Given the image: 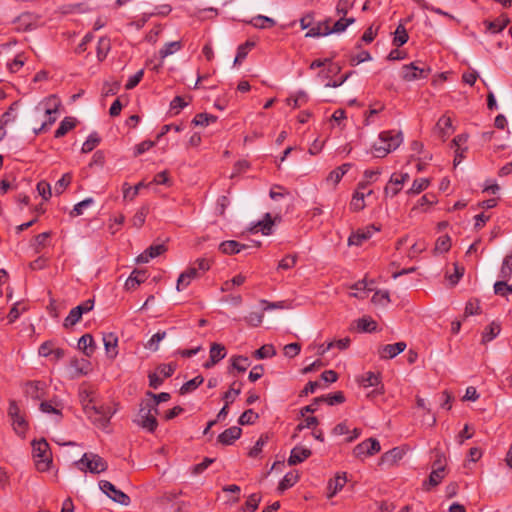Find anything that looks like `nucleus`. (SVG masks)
<instances>
[{"label": "nucleus", "mask_w": 512, "mask_h": 512, "mask_svg": "<svg viewBox=\"0 0 512 512\" xmlns=\"http://www.w3.org/2000/svg\"><path fill=\"white\" fill-rule=\"evenodd\" d=\"M96 394L90 389H81L79 399L87 417L95 426L102 430H107L110 419L117 412V404H96Z\"/></svg>", "instance_id": "nucleus-1"}, {"label": "nucleus", "mask_w": 512, "mask_h": 512, "mask_svg": "<svg viewBox=\"0 0 512 512\" xmlns=\"http://www.w3.org/2000/svg\"><path fill=\"white\" fill-rule=\"evenodd\" d=\"M403 142L401 131L387 130L379 134V141L373 145V154L377 158H384L396 150Z\"/></svg>", "instance_id": "nucleus-2"}, {"label": "nucleus", "mask_w": 512, "mask_h": 512, "mask_svg": "<svg viewBox=\"0 0 512 512\" xmlns=\"http://www.w3.org/2000/svg\"><path fill=\"white\" fill-rule=\"evenodd\" d=\"M32 457L36 469L39 472H46L52 465V452L46 439L32 441Z\"/></svg>", "instance_id": "nucleus-3"}, {"label": "nucleus", "mask_w": 512, "mask_h": 512, "mask_svg": "<svg viewBox=\"0 0 512 512\" xmlns=\"http://www.w3.org/2000/svg\"><path fill=\"white\" fill-rule=\"evenodd\" d=\"M157 413V408L154 407L153 403H149L147 400L143 401L134 422L143 429L153 432L157 428Z\"/></svg>", "instance_id": "nucleus-4"}, {"label": "nucleus", "mask_w": 512, "mask_h": 512, "mask_svg": "<svg viewBox=\"0 0 512 512\" xmlns=\"http://www.w3.org/2000/svg\"><path fill=\"white\" fill-rule=\"evenodd\" d=\"M76 465L82 472H90L92 474H100L108 468L107 462L101 456L92 452L84 453L76 462Z\"/></svg>", "instance_id": "nucleus-5"}, {"label": "nucleus", "mask_w": 512, "mask_h": 512, "mask_svg": "<svg viewBox=\"0 0 512 512\" xmlns=\"http://www.w3.org/2000/svg\"><path fill=\"white\" fill-rule=\"evenodd\" d=\"M61 101L56 95H49L42 99L34 108V117L39 118L41 114H58Z\"/></svg>", "instance_id": "nucleus-6"}, {"label": "nucleus", "mask_w": 512, "mask_h": 512, "mask_svg": "<svg viewBox=\"0 0 512 512\" xmlns=\"http://www.w3.org/2000/svg\"><path fill=\"white\" fill-rule=\"evenodd\" d=\"M99 488L100 490L106 494L112 501L123 505L128 506L130 505V497L122 492L121 490L117 489L115 485H113L111 482L107 480H100L99 481Z\"/></svg>", "instance_id": "nucleus-7"}, {"label": "nucleus", "mask_w": 512, "mask_h": 512, "mask_svg": "<svg viewBox=\"0 0 512 512\" xmlns=\"http://www.w3.org/2000/svg\"><path fill=\"white\" fill-rule=\"evenodd\" d=\"M430 68L423 66L419 67L415 62L404 65L401 69V77L403 80L410 82L419 79H425L430 73Z\"/></svg>", "instance_id": "nucleus-8"}, {"label": "nucleus", "mask_w": 512, "mask_h": 512, "mask_svg": "<svg viewBox=\"0 0 512 512\" xmlns=\"http://www.w3.org/2000/svg\"><path fill=\"white\" fill-rule=\"evenodd\" d=\"M381 446L377 439L369 438L356 445L353 449V455L356 458L364 459L367 456H372L380 452Z\"/></svg>", "instance_id": "nucleus-9"}, {"label": "nucleus", "mask_w": 512, "mask_h": 512, "mask_svg": "<svg viewBox=\"0 0 512 512\" xmlns=\"http://www.w3.org/2000/svg\"><path fill=\"white\" fill-rule=\"evenodd\" d=\"M174 366L172 364H161L157 367L156 371L149 374V385L157 389L167 377L174 373Z\"/></svg>", "instance_id": "nucleus-10"}, {"label": "nucleus", "mask_w": 512, "mask_h": 512, "mask_svg": "<svg viewBox=\"0 0 512 512\" xmlns=\"http://www.w3.org/2000/svg\"><path fill=\"white\" fill-rule=\"evenodd\" d=\"M379 231L378 228H376L375 226H368L366 228H363V229H359L357 230L355 233L351 234L350 237L348 238V244L351 246V245H354V246H360L362 245L366 240L370 239L371 236L375 233Z\"/></svg>", "instance_id": "nucleus-11"}, {"label": "nucleus", "mask_w": 512, "mask_h": 512, "mask_svg": "<svg viewBox=\"0 0 512 512\" xmlns=\"http://www.w3.org/2000/svg\"><path fill=\"white\" fill-rule=\"evenodd\" d=\"M406 348L405 342H397L394 344H387L382 346L378 353L382 359H392L402 353Z\"/></svg>", "instance_id": "nucleus-12"}, {"label": "nucleus", "mask_w": 512, "mask_h": 512, "mask_svg": "<svg viewBox=\"0 0 512 512\" xmlns=\"http://www.w3.org/2000/svg\"><path fill=\"white\" fill-rule=\"evenodd\" d=\"M165 250L166 248L164 244L151 245L136 257V262L141 264L148 263L151 259H154L165 252Z\"/></svg>", "instance_id": "nucleus-13"}, {"label": "nucleus", "mask_w": 512, "mask_h": 512, "mask_svg": "<svg viewBox=\"0 0 512 512\" xmlns=\"http://www.w3.org/2000/svg\"><path fill=\"white\" fill-rule=\"evenodd\" d=\"M209 360L204 363L205 368H211L226 356V349L223 345L213 343L209 352Z\"/></svg>", "instance_id": "nucleus-14"}, {"label": "nucleus", "mask_w": 512, "mask_h": 512, "mask_svg": "<svg viewBox=\"0 0 512 512\" xmlns=\"http://www.w3.org/2000/svg\"><path fill=\"white\" fill-rule=\"evenodd\" d=\"M373 194V190L369 189L367 192L355 190L352 199L350 201L349 207L353 212L362 211L365 207V198Z\"/></svg>", "instance_id": "nucleus-15"}, {"label": "nucleus", "mask_w": 512, "mask_h": 512, "mask_svg": "<svg viewBox=\"0 0 512 512\" xmlns=\"http://www.w3.org/2000/svg\"><path fill=\"white\" fill-rule=\"evenodd\" d=\"M409 179V175L407 173L402 174H392L390 177V184H397L396 188H391L390 186H386L384 188L385 195H390L391 197L396 196L400 190L402 189V185Z\"/></svg>", "instance_id": "nucleus-16"}, {"label": "nucleus", "mask_w": 512, "mask_h": 512, "mask_svg": "<svg viewBox=\"0 0 512 512\" xmlns=\"http://www.w3.org/2000/svg\"><path fill=\"white\" fill-rule=\"evenodd\" d=\"M311 454L312 452L310 449L303 446H296L291 450L290 456L288 458V464L293 466L302 463L307 458H309Z\"/></svg>", "instance_id": "nucleus-17"}, {"label": "nucleus", "mask_w": 512, "mask_h": 512, "mask_svg": "<svg viewBox=\"0 0 512 512\" xmlns=\"http://www.w3.org/2000/svg\"><path fill=\"white\" fill-rule=\"evenodd\" d=\"M241 433L240 427L232 426L218 436V441L223 445H231L241 436Z\"/></svg>", "instance_id": "nucleus-18"}, {"label": "nucleus", "mask_w": 512, "mask_h": 512, "mask_svg": "<svg viewBox=\"0 0 512 512\" xmlns=\"http://www.w3.org/2000/svg\"><path fill=\"white\" fill-rule=\"evenodd\" d=\"M103 343L106 354L109 358L114 359L117 354L118 338L114 333H108L103 335Z\"/></svg>", "instance_id": "nucleus-19"}, {"label": "nucleus", "mask_w": 512, "mask_h": 512, "mask_svg": "<svg viewBox=\"0 0 512 512\" xmlns=\"http://www.w3.org/2000/svg\"><path fill=\"white\" fill-rule=\"evenodd\" d=\"M248 248V245L235 240L224 241L219 245V249L224 254H238Z\"/></svg>", "instance_id": "nucleus-20"}, {"label": "nucleus", "mask_w": 512, "mask_h": 512, "mask_svg": "<svg viewBox=\"0 0 512 512\" xmlns=\"http://www.w3.org/2000/svg\"><path fill=\"white\" fill-rule=\"evenodd\" d=\"M433 467L429 475L428 484L430 486H437L445 476V467L441 464L440 460L435 461Z\"/></svg>", "instance_id": "nucleus-21"}, {"label": "nucleus", "mask_w": 512, "mask_h": 512, "mask_svg": "<svg viewBox=\"0 0 512 512\" xmlns=\"http://www.w3.org/2000/svg\"><path fill=\"white\" fill-rule=\"evenodd\" d=\"M146 272L141 270H134L125 281V288L127 290H134L141 283L146 280Z\"/></svg>", "instance_id": "nucleus-22"}, {"label": "nucleus", "mask_w": 512, "mask_h": 512, "mask_svg": "<svg viewBox=\"0 0 512 512\" xmlns=\"http://www.w3.org/2000/svg\"><path fill=\"white\" fill-rule=\"evenodd\" d=\"M509 24V19L506 16H500L493 21H484L487 31L492 34L499 33Z\"/></svg>", "instance_id": "nucleus-23"}, {"label": "nucleus", "mask_w": 512, "mask_h": 512, "mask_svg": "<svg viewBox=\"0 0 512 512\" xmlns=\"http://www.w3.org/2000/svg\"><path fill=\"white\" fill-rule=\"evenodd\" d=\"M330 20L327 19L323 22L317 23L316 26L311 27L308 32L305 34V37H319V36H326L331 34L330 31Z\"/></svg>", "instance_id": "nucleus-24"}, {"label": "nucleus", "mask_w": 512, "mask_h": 512, "mask_svg": "<svg viewBox=\"0 0 512 512\" xmlns=\"http://www.w3.org/2000/svg\"><path fill=\"white\" fill-rule=\"evenodd\" d=\"M347 482L346 473L337 474L334 479H331L328 483V497H333L338 491H340L345 483Z\"/></svg>", "instance_id": "nucleus-25"}, {"label": "nucleus", "mask_w": 512, "mask_h": 512, "mask_svg": "<svg viewBox=\"0 0 512 512\" xmlns=\"http://www.w3.org/2000/svg\"><path fill=\"white\" fill-rule=\"evenodd\" d=\"M351 168L350 163H345L334 170H332L329 175L327 176V182H332L334 186H336L343 176L349 171Z\"/></svg>", "instance_id": "nucleus-26"}, {"label": "nucleus", "mask_w": 512, "mask_h": 512, "mask_svg": "<svg viewBox=\"0 0 512 512\" xmlns=\"http://www.w3.org/2000/svg\"><path fill=\"white\" fill-rule=\"evenodd\" d=\"M78 347L86 356H91L94 352V339L90 334H84L78 341Z\"/></svg>", "instance_id": "nucleus-27"}, {"label": "nucleus", "mask_w": 512, "mask_h": 512, "mask_svg": "<svg viewBox=\"0 0 512 512\" xmlns=\"http://www.w3.org/2000/svg\"><path fill=\"white\" fill-rule=\"evenodd\" d=\"M151 183H144L139 182L135 186L131 187L128 183H124L122 190H123V197L124 199L133 200L138 194L141 188L149 187Z\"/></svg>", "instance_id": "nucleus-28"}, {"label": "nucleus", "mask_w": 512, "mask_h": 512, "mask_svg": "<svg viewBox=\"0 0 512 512\" xmlns=\"http://www.w3.org/2000/svg\"><path fill=\"white\" fill-rule=\"evenodd\" d=\"M247 23L258 29L273 27L276 24L274 19L263 15H257Z\"/></svg>", "instance_id": "nucleus-29"}, {"label": "nucleus", "mask_w": 512, "mask_h": 512, "mask_svg": "<svg viewBox=\"0 0 512 512\" xmlns=\"http://www.w3.org/2000/svg\"><path fill=\"white\" fill-rule=\"evenodd\" d=\"M501 331V326L499 323L492 322L488 325L482 334V343L486 344L496 338Z\"/></svg>", "instance_id": "nucleus-30"}, {"label": "nucleus", "mask_w": 512, "mask_h": 512, "mask_svg": "<svg viewBox=\"0 0 512 512\" xmlns=\"http://www.w3.org/2000/svg\"><path fill=\"white\" fill-rule=\"evenodd\" d=\"M76 125V120L73 117H65L61 122L59 127L55 131V137L61 138L70 130H72Z\"/></svg>", "instance_id": "nucleus-31"}, {"label": "nucleus", "mask_w": 512, "mask_h": 512, "mask_svg": "<svg viewBox=\"0 0 512 512\" xmlns=\"http://www.w3.org/2000/svg\"><path fill=\"white\" fill-rule=\"evenodd\" d=\"M111 49L110 39L107 37H101L98 40L96 54L99 61H103L108 55Z\"/></svg>", "instance_id": "nucleus-32"}, {"label": "nucleus", "mask_w": 512, "mask_h": 512, "mask_svg": "<svg viewBox=\"0 0 512 512\" xmlns=\"http://www.w3.org/2000/svg\"><path fill=\"white\" fill-rule=\"evenodd\" d=\"M192 283V268H187L184 272H182L176 283L177 291H184L189 285Z\"/></svg>", "instance_id": "nucleus-33"}, {"label": "nucleus", "mask_w": 512, "mask_h": 512, "mask_svg": "<svg viewBox=\"0 0 512 512\" xmlns=\"http://www.w3.org/2000/svg\"><path fill=\"white\" fill-rule=\"evenodd\" d=\"M16 25L19 30H31L34 27V18L29 13L21 14L16 19Z\"/></svg>", "instance_id": "nucleus-34"}, {"label": "nucleus", "mask_w": 512, "mask_h": 512, "mask_svg": "<svg viewBox=\"0 0 512 512\" xmlns=\"http://www.w3.org/2000/svg\"><path fill=\"white\" fill-rule=\"evenodd\" d=\"M298 474L296 472L287 473L278 485V490L284 492L288 488L294 486L298 481Z\"/></svg>", "instance_id": "nucleus-35"}, {"label": "nucleus", "mask_w": 512, "mask_h": 512, "mask_svg": "<svg viewBox=\"0 0 512 512\" xmlns=\"http://www.w3.org/2000/svg\"><path fill=\"white\" fill-rule=\"evenodd\" d=\"M345 401L343 392L338 391L328 396H320L315 398V402H327L329 405L340 404Z\"/></svg>", "instance_id": "nucleus-36"}, {"label": "nucleus", "mask_w": 512, "mask_h": 512, "mask_svg": "<svg viewBox=\"0 0 512 512\" xmlns=\"http://www.w3.org/2000/svg\"><path fill=\"white\" fill-rule=\"evenodd\" d=\"M44 387L43 382H32L28 385L27 393L34 399H40L44 395Z\"/></svg>", "instance_id": "nucleus-37"}, {"label": "nucleus", "mask_w": 512, "mask_h": 512, "mask_svg": "<svg viewBox=\"0 0 512 512\" xmlns=\"http://www.w3.org/2000/svg\"><path fill=\"white\" fill-rule=\"evenodd\" d=\"M437 128L440 130L442 136L449 135L452 131V120L449 116L443 115L439 118L437 124Z\"/></svg>", "instance_id": "nucleus-38"}, {"label": "nucleus", "mask_w": 512, "mask_h": 512, "mask_svg": "<svg viewBox=\"0 0 512 512\" xmlns=\"http://www.w3.org/2000/svg\"><path fill=\"white\" fill-rule=\"evenodd\" d=\"M380 383V374L374 372H366L361 378V384L363 387L368 388L377 386Z\"/></svg>", "instance_id": "nucleus-39"}, {"label": "nucleus", "mask_w": 512, "mask_h": 512, "mask_svg": "<svg viewBox=\"0 0 512 512\" xmlns=\"http://www.w3.org/2000/svg\"><path fill=\"white\" fill-rule=\"evenodd\" d=\"M351 290L350 296L364 299L367 297V293L370 289H367V284L364 281H359L351 287Z\"/></svg>", "instance_id": "nucleus-40"}, {"label": "nucleus", "mask_w": 512, "mask_h": 512, "mask_svg": "<svg viewBox=\"0 0 512 512\" xmlns=\"http://www.w3.org/2000/svg\"><path fill=\"white\" fill-rule=\"evenodd\" d=\"M81 318H82V314L80 312V309L74 307L73 309L70 310L69 314L64 319L63 325L65 328L72 327L75 324H77Z\"/></svg>", "instance_id": "nucleus-41"}, {"label": "nucleus", "mask_w": 512, "mask_h": 512, "mask_svg": "<svg viewBox=\"0 0 512 512\" xmlns=\"http://www.w3.org/2000/svg\"><path fill=\"white\" fill-rule=\"evenodd\" d=\"M276 355V350L272 344H265L254 352L257 359L270 358Z\"/></svg>", "instance_id": "nucleus-42"}, {"label": "nucleus", "mask_w": 512, "mask_h": 512, "mask_svg": "<svg viewBox=\"0 0 512 512\" xmlns=\"http://www.w3.org/2000/svg\"><path fill=\"white\" fill-rule=\"evenodd\" d=\"M165 336V331H158L147 341L145 348L151 351H157L159 348V343L165 338Z\"/></svg>", "instance_id": "nucleus-43"}, {"label": "nucleus", "mask_w": 512, "mask_h": 512, "mask_svg": "<svg viewBox=\"0 0 512 512\" xmlns=\"http://www.w3.org/2000/svg\"><path fill=\"white\" fill-rule=\"evenodd\" d=\"M408 38L409 37L405 27L402 24H399L395 31L393 44L397 47H400L408 41Z\"/></svg>", "instance_id": "nucleus-44"}, {"label": "nucleus", "mask_w": 512, "mask_h": 512, "mask_svg": "<svg viewBox=\"0 0 512 512\" xmlns=\"http://www.w3.org/2000/svg\"><path fill=\"white\" fill-rule=\"evenodd\" d=\"M430 184L428 178H417L413 181L411 188L408 190L409 194H419L424 191Z\"/></svg>", "instance_id": "nucleus-45"}, {"label": "nucleus", "mask_w": 512, "mask_h": 512, "mask_svg": "<svg viewBox=\"0 0 512 512\" xmlns=\"http://www.w3.org/2000/svg\"><path fill=\"white\" fill-rule=\"evenodd\" d=\"M94 203V199L88 197L77 204L74 205L73 209L70 212L72 217H77L83 214L84 209L90 207Z\"/></svg>", "instance_id": "nucleus-46"}, {"label": "nucleus", "mask_w": 512, "mask_h": 512, "mask_svg": "<svg viewBox=\"0 0 512 512\" xmlns=\"http://www.w3.org/2000/svg\"><path fill=\"white\" fill-rule=\"evenodd\" d=\"M241 387V383L233 382L232 385L230 386V389L224 394V401L227 404L234 402L236 397L241 393Z\"/></svg>", "instance_id": "nucleus-47"}, {"label": "nucleus", "mask_w": 512, "mask_h": 512, "mask_svg": "<svg viewBox=\"0 0 512 512\" xmlns=\"http://www.w3.org/2000/svg\"><path fill=\"white\" fill-rule=\"evenodd\" d=\"M255 46L254 42L246 41L244 44L240 45L237 49V54L234 59V64L243 61L248 52Z\"/></svg>", "instance_id": "nucleus-48"}, {"label": "nucleus", "mask_w": 512, "mask_h": 512, "mask_svg": "<svg viewBox=\"0 0 512 512\" xmlns=\"http://www.w3.org/2000/svg\"><path fill=\"white\" fill-rule=\"evenodd\" d=\"M99 142H100V138H99L98 134L95 132L91 133L82 145V148H81L82 152L83 153L91 152L99 144Z\"/></svg>", "instance_id": "nucleus-49"}, {"label": "nucleus", "mask_w": 512, "mask_h": 512, "mask_svg": "<svg viewBox=\"0 0 512 512\" xmlns=\"http://www.w3.org/2000/svg\"><path fill=\"white\" fill-rule=\"evenodd\" d=\"M403 450L400 448H393L384 453L381 457L383 462L395 463L403 457Z\"/></svg>", "instance_id": "nucleus-50"}, {"label": "nucleus", "mask_w": 512, "mask_h": 512, "mask_svg": "<svg viewBox=\"0 0 512 512\" xmlns=\"http://www.w3.org/2000/svg\"><path fill=\"white\" fill-rule=\"evenodd\" d=\"M189 105V102L186 101L181 96H176L173 98V100L170 102V111L173 115H177L180 113L182 109L187 107Z\"/></svg>", "instance_id": "nucleus-51"}, {"label": "nucleus", "mask_w": 512, "mask_h": 512, "mask_svg": "<svg viewBox=\"0 0 512 512\" xmlns=\"http://www.w3.org/2000/svg\"><path fill=\"white\" fill-rule=\"evenodd\" d=\"M451 248V239L448 235L440 236L435 243V251L439 253H446Z\"/></svg>", "instance_id": "nucleus-52"}, {"label": "nucleus", "mask_w": 512, "mask_h": 512, "mask_svg": "<svg viewBox=\"0 0 512 512\" xmlns=\"http://www.w3.org/2000/svg\"><path fill=\"white\" fill-rule=\"evenodd\" d=\"M217 121V117L208 113H199L194 117L195 126H207Z\"/></svg>", "instance_id": "nucleus-53"}, {"label": "nucleus", "mask_w": 512, "mask_h": 512, "mask_svg": "<svg viewBox=\"0 0 512 512\" xmlns=\"http://www.w3.org/2000/svg\"><path fill=\"white\" fill-rule=\"evenodd\" d=\"M268 440L269 436L267 434H262L249 451V456L254 458L257 457L262 452V449L267 444Z\"/></svg>", "instance_id": "nucleus-54"}, {"label": "nucleus", "mask_w": 512, "mask_h": 512, "mask_svg": "<svg viewBox=\"0 0 512 512\" xmlns=\"http://www.w3.org/2000/svg\"><path fill=\"white\" fill-rule=\"evenodd\" d=\"M355 22V18H340L337 20L333 27L330 28L331 33H341L346 30V28Z\"/></svg>", "instance_id": "nucleus-55"}, {"label": "nucleus", "mask_w": 512, "mask_h": 512, "mask_svg": "<svg viewBox=\"0 0 512 512\" xmlns=\"http://www.w3.org/2000/svg\"><path fill=\"white\" fill-rule=\"evenodd\" d=\"M181 47V43L179 41H172L169 43H166L163 48L160 49L159 54L161 58H166L169 55L174 54L177 52Z\"/></svg>", "instance_id": "nucleus-56"}, {"label": "nucleus", "mask_w": 512, "mask_h": 512, "mask_svg": "<svg viewBox=\"0 0 512 512\" xmlns=\"http://www.w3.org/2000/svg\"><path fill=\"white\" fill-rule=\"evenodd\" d=\"M274 222L269 213H266L264 219L257 223V227L262 232L263 235H269L272 231V226Z\"/></svg>", "instance_id": "nucleus-57"}, {"label": "nucleus", "mask_w": 512, "mask_h": 512, "mask_svg": "<svg viewBox=\"0 0 512 512\" xmlns=\"http://www.w3.org/2000/svg\"><path fill=\"white\" fill-rule=\"evenodd\" d=\"M250 366V361L247 357L236 356L232 358V367L239 372H245Z\"/></svg>", "instance_id": "nucleus-58"}, {"label": "nucleus", "mask_w": 512, "mask_h": 512, "mask_svg": "<svg viewBox=\"0 0 512 512\" xmlns=\"http://www.w3.org/2000/svg\"><path fill=\"white\" fill-rule=\"evenodd\" d=\"M40 410L43 413L54 415L56 421H58L61 418V410L56 406H53L51 402H41Z\"/></svg>", "instance_id": "nucleus-59"}, {"label": "nucleus", "mask_w": 512, "mask_h": 512, "mask_svg": "<svg viewBox=\"0 0 512 512\" xmlns=\"http://www.w3.org/2000/svg\"><path fill=\"white\" fill-rule=\"evenodd\" d=\"M12 426L14 431L20 436H23L27 429V423L21 415L12 419Z\"/></svg>", "instance_id": "nucleus-60"}, {"label": "nucleus", "mask_w": 512, "mask_h": 512, "mask_svg": "<svg viewBox=\"0 0 512 512\" xmlns=\"http://www.w3.org/2000/svg\"><path fill=\"white\" fill-rule=\"evenodd\" d=\"M25 310L26 306L24 304L16 302L8 314L9 322L16 321Z\"/></svg>", "instance_id": "nucleus-61"}, {"label": "nucleus", "mask_w": 512, "mask_h": 512, "mask_svg": "<svg viewBox=\"0 0 512 512\" xmlns=\"http://www.w3.org/2000/svg\"><path fill=\"white\" fill-rule=\"evenodd\" d=\"M357 327L360 331L371 332L376 329V322L371 320L370 318L363 317L358 320Z\"/></svg>", "instance_id": "nucleus-62"}, {"label": "nucleus", "mask_w": 512, "mask_h": 512, "mask_svg": "<svg viewBox=\"0 0 512 512\" xmlns=\"http://www.w3.org/2000/svg\"><path fill=\"white\" fill-rule=\"evenodd\" d=\"M147 216V208L142 207L140 210H138L135 215L132 218V225L136 228H141L146 220Z\"/></svg>", "instance_id": "nucleus-63"}, {"label": "nucleus", "mask_w": 512, "mask_h": 512, "mask_svg": "<svg viewBox=\"0 0 512 512\" xmlns=\"http://www.w3.org/2000/svg\"><path fill=\"white\" fill-rule=\"evenodd\" d=\"M494 292L497 295L507 296L512 293V285L506 283V281H497L494 284Z\"/></svg>", "instance_id": "nucleus-64"}]
</instances>
